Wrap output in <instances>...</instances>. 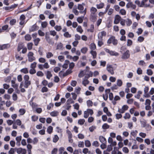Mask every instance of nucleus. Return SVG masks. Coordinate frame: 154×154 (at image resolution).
Listing matches in <instances>:
<instances>
[{
	"instance_id": "obj_59",
	"label": "nucleus",
	"mask_w": 154,
	"mask_h": 154,
	"mask_svg": "<svg viewBox=\"0 0 154 154\" xmlns=\"http://www.w3.org/2000/svg\"><path fill=\"white\" fill-rule=\"evenodd\" d=\"M63 35L64 37L66 38H70L71 36V35L69 34L67 32H65L64 33Z\"/></svg>"
},
{
	"instance_id": "obj_52",
	"label": "nucleus",
	"mask_w": 154,
	"mask_h": 154,
	"mask_svg": "<svg viewBox=\"0 0 154 154\" xmlns=\"http://www.w3.org/2000/svg\"><path fill=\"white\" fill-rule=\"evenodd\" d=\"M150 153H147L145 151L142 152L141 154H154V150L151 149L150 151Z\"/></svg>"
},
{
	"instance_id": "obj_48",
	"label": "nucleus",
	"mask_w": 154,
	"mask_h": 154,
	"mask_svg": "<svg viewBox=\"0 0 154 154\" xmlns=\"http://www.w3.org/2000/svg\"><path fill=\"white\" fill-rule=\"evenodd\" d=\"M109 125L106 123L104 124L102 126V128L103 129H106L109 128Z\"/></svg>"
},
{
	"instance_id": "obj_2",
	"label": "nucleus",
	"mask_w": 154,
	"mask_h": 154,
	"mask_svg": "<svg viewBox=\"0 0 154 154\" xmlns=\"http://www.w3.org/2000/svg\"><path fill=\"white\" fill-rule=\"evenodd\" d=\"M112 43L114 45H116L118 43L117 40L115 39V37L114 36L111 37L108 40L107 43L110 44Z\"/></svg>"
},
{
	"instance_id": "obj_15",
	"label": "nucleus",
	"mask_w": 154,
	"mask_h": 154,
	"mask_svg": "<svg viewBox=\"0 0 154 154\" xmlns=\"http://www.w3.org/2000/svg\"><path fill=\"white\" fill-rule=\"evenodd\" d=\"M121 17L119 15H117L115 17L114 23L117 24L119 23L121 20Z\"/></svg>"
},
{
	"instance_id": "obj_18",
	"label": "nucleus",
	"mask_w": 154,
	"mask_h": 154,
	"mask_svg": "<svg viewBox=\"0 0 154 154\" xmlns=\"http://www.w3.org/2000/svg\"><path fill=\"white\" fill-rule=\"evenodd\" d=\"M57 50H62L63 49V44L61 42L58 43L57 45Z\"/></svg>"
},
{
	"instance_id": "obj_34",
	"label": "nucleus",
	"mask_w": 154,
	"mask_h": 154,
	"mask_svg": "<svg viewBox=\"0 0 154 154\" xmlns=\"http://www.w3.org/2000/svg\"><path fill=\"white\" fill-rule=\"evenodd\" d=\"M92 145L95 147H98L99 146V143L97 141H94L92 143Z\"/></svg>"
},
{
	"instance_id": "obj_4",
	"label": "nucleus",
	"mask_w": 154,
	"mask_h": 154,
	"mask_svg": "<svg viewBox=\"0 0 154 154\" xmlns=\"http://www.w3.org/2000/svg\"><path fill=\"white\" fill-rule=\"evenodd\" d=\"M33 53L31 52H30L28 53V60L29 62H32L35 60V58L33 56Z\"/></svg>"
},
{
	"instance_id": "obj_46",
	"label": "nucleus",
	"mask_w": 154,
	"mask_h": 154,
	"mask_svg": "<svg viewBox=\"0 0 154 154\" xmlns=\"http://www.w3.org/2000/svg\"><path fill=\"white\" fill-rule=\"evenodd\" d=\"M82 152L85 154H86L87 153L90 154L91 152L89 151L88 149L87 148L83 149L82 150Z\"/></svg>"
},
{
	"instance_id": "obj_37",
	"label": "nucleus",
	"mask_w": 154,
	"mask_h": 154,
	"mask_svg": "<svg viewBox=\"0 0 154 154\" xmlns=\"http://www.w3.org/2000/svg\"><path fill=\"white\" fill-rule=\"evenodd\" d=\"M122 151L126 154H128L129 152V150L128 148L126 147H123L122 149Z\"/></svg>"
},
{
	"instance_id": "obj_58",
	"label": "nucleus",
	"mask_w": 154,
	"mask_h": 154,
	"mask_svg": "<svg viewBox=\"0 0 154 154\" xmlns=\"http://www.w3.org/2000/svg\"><path fill=\"white\" fill-rule=\"evenodd\" d=\"M142 94L141 91H138L137 94L135 96V97L138 99H139L140 96V95Z\"/></svg>"
},
{
	"instance_id": "obj_31",
	"label": "nucleus",
	"mask_w": 154,
	"mask_h": 154,
	"mask_svg": "<svg viewBox=\"0 0 154 154\" xmlns=\"http://www.w3.org/2000/svg\"><path fill=\"white\" fill-rule=\"evenodd\" d=\"M91 19L92 21H95L97 19V15L96 14H91Z\"/></svg>"
},
{
	"instance_id": "obj_51",
	"label": "nucleus",
	"mask_w": 154,
	"mask_h": 154,
	"mask_svg": "<svg viewBox=\"0 0 154 154\" xmlns=\"http://www.w3.org/2000/svg\"><path fill=\"white\" fill-rule=\"evenodd\" d=\"M85 122V120L84 119H80L78 121V123L80 125H82L84 124Z\"/></svg>"
},
{
	"instance_id": "obj_3",
	"label": "nucleus",
	"mask_w": 154,
	"mask_h": 154,
	"mask_svg": "<svg viewBox=\"0 0 154 154\" xmlns=\"http://www.w3.org/2000/svg\"><path fill=\"white\" fill-rule=\"evenodd\" d=\"M26 19V17L25 15L23 14L21 15L20 17V25L21 26H24L26 23L25 21V19Z\"/></svg>"
},
{
	"instance_id": "obj_42",
	"label": "nucleus",
	"mask_w": 154,
	"mask_h": 154,
	"mask_svg": "<svg viewBox=\"0 0 154 154\" xmlns=\"http://www.w3.org/2000/svg\"><path fill=\"white\" fill-rule=\"evenodd\" d=\"M53 56V54L51 52H48L46 53V57L47 58H50Z\"/></svg>"
},
{
	"instance_id": "obj_41",
	"label": "nucleus",
	"mask_w": 154,
	"mask_h": 154,
	"mask_svg": "<svg viewBox=\"0 0 154 154\" xmlns=\"http://www.w3.org/2000/svg\"><path fill=\"white\" fill-rule=\"evenodd\" d=\"M59 138L58 136L57 135H55L53 139V141L54 143H56L58 140Z\"/></svg>"
},
{
	"instance_id": "obj_53",
	"label": "nucleus",
	"mask_w": 154,
	"mask_h": 154,
	"mask_svg": "<svg viewBox=\"0 0 154 154\" xmlns=\"http://www.w3.org/2000/svg\"><path fill=\"white\" fill-rule=\"evenodd\" d=\"M37 63L36 62H34L31 64L30 67L31 68L35 69L36 67Z\"/></svg>"
},
{
	"instance_id": "obj_9",
	"label": "nucleus",
	"mask_w": 154,
	"mask_h": 154,
	"mask_svg": "<svg viewBox=\"0 0 154 154\" xmlns=\"http://www.w3.org/2000/svg\"><path fill=\"white\" fill-rule=\"evenodd\" d=\"M17 152L19 154H26V149L19 148L17 149Z\"/></svg>"
},
{
	"instance_id": "obj_40",
	"label": "nucleus",
	"mask_w": 154,
	"mask_h": 154,
	"mask_svg": "<svg viewBox=\"0 0 154 154\" xmlns=\"http://www.w3.org/2000/svg\"><path fill=\"white\" fill-rule=\"evenodd\" d=\"M77 31L80 33H82L83 32V30L82 29L81 26H79L77 29Z\"/></svg>"
},
{
	"instance_id": "obj_32",
	"label": "nucleus",
	"mask_w": 154,
	"mask_h": 154,
	"mask_svg": "<svg viewBox=\"0 0 154 154\" xmlns=\"http://www.w3.org/2000/svg\"><path fill=\"white\" fill-rule=\"evenodd\" d=\"M19 112L20 115H23L25 113L26 110L23 108L20 109L19 110Z\"/></svg>"
},
{
	"instance_id": "obj_44",
	"label": "nucleus",
	"mask_w": 154,
	"mask_h": 154,
	"mask_svg": "<svg viewBox=\"0 0 154 154\" xmlns=\"http://www.w3.org/2000/svg\"><path fill=\"white\" fill-rule=\"evenodd\" d=\"M25 38L26 40L29 41L31 40L32 37L30 35L27 34L25 36Z\"/></svg>"
},
{
	"instance_id": "obj_6",
	"label": "nucleus",
	"mask_w": 154,
	"mask_h": 154,
	"mask_svg": "<svg viewBox=\"0 0 154 154\" xmlns=\"http://www.w3.org/2000/svg\"><path fill=\"white\" fill-rule=\"evenodd\" d=\"M104 50L107 53L111 55L116 56L119 55L118 53L115 51H110L109 49L107 48H105Z\"/></svg>"
},
{
	"instance_id": "obj_26",
	"label": "nucleus",
	"mask_w": 154,
	"mask_h": 154,
	"mask_svg": "<svg viewBox=\"0 0 154 154\" xmlns=\"http://www.w3.org/2000/svg\"><path fill=\"white\" fill-rule=\"evenodd\" d=\"M53 128L51 126H48L47 128V131L49 134H51L53 132Z\"/></svg>"
},
{
	"instance_id": "obj_57",
	"label": "nucleus",
	"mask_w": 154,
	"mask_h": 154,
	"mask_svg": "<svg viewBox=\"0 0 154 154\" xmlns=\"http://www.w3.org/2000/svg\"><path fill=\"white\" fill-rule=\"evenodd\" d=\"M139 135L142 138H145L146 136V134L145 133L140 132L139 134Z\"/></svg>"
},
{
	"instance_id": "obj_23",
	"label": "nucleus",
	"mask_w": 154,
	"mask_h": 154,
	"mask_svg": "<svg viewBox=\"0 0 154 154\" xmlns=\"http://www.w3.org/2000/svg\"><path fill=\"white\" fill-rule=\"evenodd\" d=\"M65 62V63L62 66V67L63 69V70L66 69L68 67V64L69 63V61L68 60H66Z\"/></svg>"
},
{
	"instance_id": "obj_30",
	"label": "nucleus",
	"mask_w": 154,
	"mask_h": 154,
	"mask_svg": "<svg viewBox=\"0 0 154 154\" xmlns=\"http://www.w3.org/2000/svg\"><path fill=\"white\" fill-rule=\"evenodd\" d=\"M88 51L87 48L85 47L82 48L81 49V52L83 54H85Z\"/></svg>"
},
{
	"instance_id": "obj_60",
	"label": "nucleus",
	"mask_w": 154,
	"mask_h": 154,
	"mask_svg": "<svg viewBox=\"0 0 154 154\" xmlns=\"http://www.w3.org/2000/svg\"><path fill=\"white\" fill-rule=\"evenodd\" d=\"M67 102L69 104L74 103V101L71 98L67 100Z\"/></svg>"
},
{
	"instance_id": "obj_13",
	"label": "nucleus",
	"mask_w": 154,
	"mask_h": 154,
	"mask_svg": "<svg viewBox=\"0 0 154 154\" xmlns=\"http://www.w3.org/2000/svg\"><path fill=\"white\" fill-rule=\"evenodd\" d=\"M129 51L128 50H127L123 54L122 58L123 59H126L129 58L130 56L129 54Z\"/></svg>"
},
{
	"instance_id": "obj_35",
	"label": "nucleus",
	"mask_w": 154,
	"mask_h": 154,
	"mask_svg": "<svg viewBox=\"0 0 154 154\" xmlns=\"http://www.w3.org/2000/svg\"><path fill=\"white\" fill-rule=\"evenodd\" d=\"M46 75L47 78L48 79H49L52 76V75L49 71H47V72Z\"/></svg>"
},
{
	"instance_id": "obj_43",
	"label": "nucleus",
	"mask_w": 154,
	"mask_h": 154,
	"mask_svg": "<svg viewBox=\"0 0 154 154\" xmlns=\"http://www.w3.org/2000/svg\"><path fill=\"white\" fill-rule=\"evenodd\" d=\"M20 72L24 74H27L28 73V70L27 68H25L21 69Z\"/></svg>"
},
{
	"instance_id": "obj_28",
	"label": "nucleus",
	"mask_w": 154,
	"mask_h": 154,
	"mask_svg": "<svg viewBox=\"0 0 154 154\" xmlns=\"http://www.w3.org/2000/svg\"><path fill=\"white\" fill-rule=\"evenodd\" d=\"M125 23L127 26H130L132 24V21L131 19L127 18L125 20Z\"/></svg>"
},
{
	"instance_id": "obj_56",
	"label": "nucleus",
	"mask_w": 154,
	"mask_h": 154,
	"mask_svg": "<svg viewBox=\"0 0 154 154\" xmlns=\"http://www.w3.org/2000/svg\"><path fill=\"white\" fill-rule=\"evenodd\" d=\"M48 25L47 22L46 21L43 22L41 23V26L42 28H45Z\"/></svg>"
},
{
	"instance_id": "obj_5",
	"label": "nucleus",
	"mask_w": 154,
	"mask_h": 154,
	"mask_svg": "<svg viewBox=\"0 0 154 154\" xmlns=\"http://www.w3.org/2000/svg\"><path fill=\"white\" fill-rule=\"evenodd\" d=\"M106 70L111 75H113L114 74V69L112 65L107 64L106 66Z\"/></svg>"
},
{
	"instance_id": "obj_47",
	"label": "nucleus",
	"mask_w": 154,
	"mask_h": 154,
	"mask_svg": "<svg viewBox=\"0 0 154 154\" xmlns=\"http://www.w3.org/2000/svg\"><path fill=\"white\" fill-rule=\"evenodd\" d=\"M31 119L32 121L33 122H35L38 120V116L35 115L33 116H32Z\"/></svg>"
},
{
	"instance_id": "obj_29",
	"label": "nucleus",
	"mask_w": 154,
	"mask_h": 154,
	"mask_svg": "<svg viewBox=\"0 0 154 154\" xmlns=\"http://www.w3.org/2000/svg\"><path fill=\"white\" fill-rule=\"evenodd\" d=\"M89 83V81L87 80V79H85V77L83 79L82 81V84L84 86H86Z\"/></svg>"
},
{
	"instance_id": "obj_64",
	"label": "nucleus",
	"mask_w": 154,
	"mask_h": 154,
	"mask_svg": "<svg viewBox=\"0 0 154 154\" xmlns=\"http://www.w3.org/2000/svg\"><path fill=\"white\" fill-rule=\"evenodd\" d=\"M40 41V39L38 38H37L34 40L35 45L36 46H37Z\"/></svg>"
},
{
	"instance_id": "obj_20",
	"label": "nucleus",
	"mask_w": 154,
	"mask_h": 154,
	"mask_svg": "<svg viewBox=\"0 0 154 154\" xmlns=\"http://www.w3.org/2000/svg\"><path fill=\"white\" fill-rule=\"evenodd\" d=\"M59 114V112L57 111H54L51 112L50 113L51 116L53 117L56 116Z\"/></svg>"
},
{
	"instance_id": "obj_19",
	"label": "nucleus",
	"mask_w": 154,
	"mask_h": 154,
	"mask_svg": "<svg viewBox=\"0 0 154 154\" xmlns=\"http://www.w3.org/2000/svg\"><path fill=\"white\" fill-rule=\"evenodd\" d=\"M93 73L91 71H88L87 73L85 76V78L88 79L90 77H92L93 75Z\"/></svg>"
},
{
	"instance_id": "obj_11",
	"label": "nucleus",
	"mask_w": 154,
	"mask_h": 154,
	"mask_svg": "<svg viewBox=\"0 0 154 154\" xmlns=\"http://www.w3.org/2000/svg\"><path fill=\"white\" fill-rule=\"evenodd\" d=\"M106 35V32L103 31L99 33L98 35V37L99 39H102L103 36H105Z\"/></svg>"
},
{
	"instance_id": "obj_27",
	"label": "nucleus",
	"mask_w": 154,
	"mask_h": 154,
	"mask_svg": "<svg viewBox=\"0 0 154 154\" xmlns=\"http://www.w3.org/2000/svg\"><path fill=\"white\" fill-rule=\"evenodd\" d=\"M89 48L91 50H94L96 48V46L94 43H91L89 45Z\"/></svg>"
},
{
	"instance_id": "obj_63",
	"label": "nucleus",
	"mask_w": 154,
	"mask_h": 154,
	"mask_svg": "<svg viewBox=\"0 0 154 154\" xmlns=\"http://www.w3.org/2000/svg\"><path fill=\"white\" fill-rule=\"evenodd\" d=\"M15 58L17 60H21L23 59V57L18 54H17L15 56Z\"/></svg>"
},
{
	"instance_id": "obj_1",
	"label": "nucleus",
	"mask_w": 154,
	"mask_h": 154,
	"mask_svg": "<svg viewBox=\"0 0 154 154\" xmlns=\"http://www.w3.org/2000/svg\"><path fill=\"white\" fill-rule=\"evenodd\" d=\"M93 114V110L92 109H88L84 112V117L85 118H87L89 115H92Z\"/></svg>"
},
{
	"instance_id": "obj_36",
	"label": "nucleus",
	"mask_w": 154,
	"mask_h": 154,
	"mask_svg": "<svg viewBox=\"0 0 154 154\" xmlns=\"http://www.w3.org/2000/svg\"><path fill=\"white\" fill-rule=\"evenodd\" d=\"M99 140L102 143H104L106 141V139L102 136H100L99 137Z\"/></svg>"
},
{
	"instance_id": "obj_55",
	"label": "nucleus",
	"mask_w": 154,
	"mask_h": 154,
	"mask_svg": "<svg viewBox=\"0 0 154 154\" xmlns=\"http://www.w3.org/2000/svg\"><path fill=\"white\" fill-rule=\"evenodd\" d=\"M132 41L131 40L128 39L127 40V45L128 46H130L132 45Z\"/></svg>"
},
{
	"instance_id": "obj_12",
	"label": "nucleus",
	"mask_w": 154,
	"mask_h": 154,
	"mask_svg": "<svg viewBox=\"0 0 154 154\" xmlns=\"http://www.w3.org/2000/svg\"><path fill=\"white\" fill-rule=\"evenodd\" d=\"M128 106L127 105H124L122 106V109H119L118 112L120 113H123L128 109Z\"/></svg>"
},
{
	"instance_id": "obj_24",
	"label": "nucleus",
	"mask_w": 154,
	"mask_h": 154,
	"mask_svg": "<svg viewBox=\"0 0 154 154\" xmlns=\"http://www.w3.org/2000/svg\"><path fill=\"white\" fill-rule=\"evenodd\" d=\"M85 4L83 3L82 4H79L78 5L77 8L78 9L80 10V11H82L84 9L83 5H85Z\"/></svg>"
},
{
	"instance_id": "obj_8",
	"label": "nucleus",
	"mask_w": 154,
	"mask_h": 154,
	"mask_svg": "<svg viewBox=\"0 0 154 154\" xmlns=\"http://www.w3.org/2000/svg\"><path fill=\"white\" fill-rule=\"evenodd\" d=\"M45 39L47 42L49 44L51 45H53L54 42L52 41V39L50 38L49 35H48L47 33L46 34L45 36Z\"/></svg>"
},
{
	"instance_id": "obj_39",
	"label": "nucleus",
	"mask_w": 154,
	"mask_h": 154,
	"mask_svg": "<svg viewBox=\"0 0 154 154\" xmlns=\"http://www.w3.org/2000/svg\"><path fill=\"white\" fill-rule=\"evenodd\" d=\"M104 6V4L103 3H101L98 4L96 5V7L97 9H99L102 8Z\"/></svg>"
},
{
	"instance_id": "obj_21",
	"label": "nucleus",
	"mask_w": 154,
	"mask_h": 154,
	"mask_svg": "<svg viewBox=\"0 0 154 154\" xmlns=\"http://www.w3.org/2000/svg\"><path fill=\"white\" fill-rule=\"evenodd\" d=\"M97 11V10L96 8L94 7H92L90 9L91 14H96Z\"/></svg>"
},
{
	"instance_id": "obj_38",
	"label": "nucleus",
	"mask_w": 154,
	"mask_h": 154,
	"mask_svg": "<svg viewBox=\"0 0 154 154\" xmlns=\"http://www.w3.org/2000/svg\"><path fill=\"white\" fill-rule=\"evenodd\" d=\"M31 84L30 81H25L24 87L25 88H27Z\"/></svg>"
},
{
	"instance_id": "obj_25",
	"label": "nucleus",
	"mask_w": 154,
	"mask_h": 154,
	"mask_svg": "<svg viewBox=\"0 0 154 154\" xmlns=\"http://www.w3.org/2000/svg\"><path fill=\"white\" fill-rule=\"evenodd\" d=\"M90 53L92 55L93 58L94 59L96 57L97 54L95 51L91 50L90 52Z\"/></svg>"
},
{
	"instance_id": "obj_7",
	"label": "nucleus",
	"mask_w": 154,
	"mask_h": 154,
	"mask_svg": "<svg viewBox=\"0 0 154 154\" xmlns=\"http://www.w3.org/2000/svg\"><path fill=\"white\" fill-rule=\"evenodd\" d=\"M87 73V70L86 69L84 70H81L78 74V76L79 78H82L84 75H85Z\"/></svg>"
},
{
	"instance_id": "obj_50",
	"label": "nucleus",
	"mask_w": 154,
	"mask_h": 154,
	"mask_svg": "<svg viewBox=\"0 0 154 154\" xmlns=\"http://www.w3.org/2000/svg\"><path fill=\"white\" fill-rule=\"evenodd\" d=\"M122 84V82L120 79H118L117 82V85L119 86H121Z\"/></svg>"
},
{
	"instance_id": "obj_22",
	"label": "nucleus",
	"mask_w": 154,
	"mask_h": 154,
	"mask_svg": "<svg viewBox=\"0 0 154 154\" xmlns=\"http://www.w3.org/2000/svg\"><path fill=\"white\" fill-rule=\"evenodd\" d=\"M22 136H17L16 138V140L17 141L16 144L19 146L20 145V142L21 140Z\"/></svg>"
},
{
	"instance_id": "obj_49",
	"label": "nucleus",
	"mask_w": 154,
	"mask_h": 154,
	"mask_svg": "<svg viewBox=\"0 0 154 154\" xmlns=\"http://www.w3.org/2000/svg\"><path fill=\"white\" fill-rule=\"evenodd\" d=\"M58 59L60 61H63L64 60V56L63 55H60L58 57Z\"/></svg>"
},
{
	"instance_id": "obj_54",
	"label": "nucleus",
	"mask_w": 154,
	"mask_h": 154,
	"mask_svg": "<svg viewBox=\"0 0 154 154\" xmlns=\"http://www.w3.org/2000/svg\"><path fill=\"white\" fill-rule=\"evenodd\" d=\"M38 61L41 63H45L46 62V59L43 57H40L38 59Z\"/></svg>"
},
{
	"instance_id": "obj_62",
	"label": "nucleus",
	"mask_w": 154,
	"mask_h": 154,
	"mask_svg": "<svg viewBox=\"0 0 154 154\" xmlns=\"http://www.w3.org/2000/svg\"><path fill=\"white\" fill-rule=\"evenodd\" d=\"M66 75V73L65 74L63 71H60L59 73V75L60 77H62L65 76Z\"/></svg>"
},
{
	"instance_id": "obj_61",
	"label": "nucleus",
	"mask_w": 154,
	"mask_h": 154,
	"mask_svg": "<svg viewBox=\"0 0 154 154\" xmlns=\"http://www.w3.org/2000/svg\"><path fill=\"white\" fill-rule=\"evenodd\" d=\"M54 29L56 30L57 31H60L62 29V28L61 26H56L54 27Z\"/></svg>"
},
{
	"instance_id": "obj_33",
	"label": "nucleus",
	"mask_w": 154,
	"mask_h": 154,
	"mask_svg": "<svg viewBox=\"0 0 154 154\" xmlns=\"http://www.w3.org/2000/svg\"><path fill=\"white\" fill-rule=\"evenodd\" d=\"M85 146L86 147H89L91 146V143L90 141L88 140H86L85 142Z\"/></svg>"
},
{
	"instance_id": "obj_10",
	"label": "nucleus",
	"mask_w": 154,
	"mask_h": 154,
	"mask_svg": "<svg viewBox=\"0 0 154 154\" xmlns=\"http://www.w3.org/2000/svg\"><path fill=\"white\" fill-rule=\"evenodd\" d=\"M75 66V64L74 63L72 62L70 63L69 64V68L70 69H68L66 71V73L67 74H69L72 72L71 69H73Z\"/></svg>"
},
{
	"instance_id": "obj_45",
	"label": "nucleus",
	"mask_w": 154,
	"mask_h": 154,
	"mask_svg": "<svg viewBox=\"0 0 154 154\" xmlns=\"http://www.w3.org/2000/svg\"><path fill=\"white\" fill-rule=\"evenodd\" d=\"M138 133V131L137 130L132 131L131 133V134L133 137H135Z\"/></svg>"
},
{
	"instance_id": "obj_14",
	"label": "nucleus",
	"mask_w": 154,
	"mask_h": 154,
	"mask_svg": "<svg viewBox=\"0 0 154 154\" xmlns=\"http://www.w3.org/2000/svg\"><path fill=\"white\" fill-rule=\"evenodd\" d=\"M126 7L127 8H131L134 9L136 8V6L135 5L133 4L132 2H128L126 5Z\"/></svg>"
},
{
	"instance_id": "obj_17",
	"label": "nucleus",
	"mask_w": 154,
	"mask_h": 154,
	"mask_svg": "<svg viewBox=\"0 0 154 154\" xmlns=\"http://www.w3.org/2000/svg\"><path fill=\"white\" fill-rule=\"evenodd\" d=\"M10 45L9 44H4L2 45H0V50H3L9 48Z\"/></svg>"
},
{
	"instance_id": "obj_16",
	"label": "nucleus",
	"mask_w": 154,
	"mask_h": 154,
	"mask_svg": "<svg viewBox=\"0 0 154 154\" xmlns=\"http://www.w3.org/2000/svg\"><path fill=\"white\" fill-rule=\"evenodd\" d=\"M38 29V27L36 24H34L32 25L29 29L30 32H33Z\"/></svg>"
}]
</instances>
